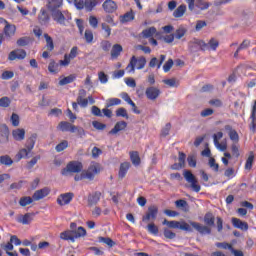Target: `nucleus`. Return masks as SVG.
<instances>
[{"mask_svg":"<svg viewBox=\"0 0 256 256\" xmlns=\"http://www.w3.org/2000/svg\"><path fill=\"white\" fill-rule=\"evenodd\" d=\"M92 125H93V127H94L96 130H99V131H103L104 129H106V125L103 124V123L98 122L97 120H94V121L92 122Z\"/></svg>","mask_w":256,"mask_h":256,"instance_id":"64","label":"nucleus"},{"mask_svg":"<svg viewBox=\"0 0 256 256\" xmlns=\"http://www.w3.org/2000/svg\"><path fill=\"white\" fill-rule=\"evenodd\" d=\"M225 129L227 131H229V137L232 141H234L235 143L239 142V134L237 133L236 130H233L232 127L230 125L225 126Z\"/></svg>","mask_w":256,"mask_h":256,"instance_id":"35","label":"nucleus"},{"mask_svg":"<svg viewBox=\"0 0 256 256\" xmlns=\"http://www.w3.org/2000/svg\"><path fill=\"white\" fill-rule=\"evenodd\" d=\"M161 94L160 89L150 86L146 88L145 95L146 98L150 101H155Z\"/></svg>","mask_w":256,"mask_h":256,"instance_id":"13","label":"nucleus"},{"mask_svg":"<svg viewBox=\"0 0 256 256\" xmlns=\"http://www.w3.org/2000/svg\"><path fill=\"white\" fill-rule=\"evenodd\" d=\"M14 164L13 159L9 155L0 156V165H4L6 167H10Z\"/></svg>","mask_w":256,"mask_h":256,"instance_id":"37","label":"nucleus"},{"mask_svg":"<svg viewBox=\"0 0 256 256\" xmlns=\"http://www.w3.org/2000/svg\"><path fill=\"white\" fill-rule=\"evenodd\" d=\"M26 131L25 129H16L12 131V137L16 141H22L25 139Z\"/></svg>","mask_w":256,"mask_h":256,"instance_id":"29","label":"nucleus"},{"mask_svg":"<svg viewBox=\"0 0 256 256\" xmlns=\"http://www.w3.org/2000/svg\"><path fill=\"white\" fill-rule=\"evenodd\" d=\"M147 230L150 234L157 236L159 233L158 227L154 223H150L147 225Z\"/></svg>","mask_w":256,"mask_h":256,"instance_id":"56","label":"nucleus"},{"mask_svg":"<svg viewBox=\"0 0 256 256\" xmlns=\"http://www.w3.org/2000/svg\"><path fill=\"white\" fill-rule=\"evenodd\" d=\"M187 164L190 168L197 167V158L196 155H188L187 157Z\"/></svg>","mask_w":256,"mask_h":256,"instance_id":"54","label":"nucleus"},{"mask_svg":"<svg viewBox=\"0 0 256 256\" xmlns=\"http://www.w3.org/2000/svg\"><path fill=\"white\" fill-rule=\"evenodd\" d=\"M102 8L104 9V11L108 14H112L114 12H116V10L118 9V6L116 4V2H114L113 0H106L103 5Z\"/></svg>","mask_w":256,"mask_h":256,"instance_id":"15","label":"nucleus"},{"mask_svg":"<svg viewBox=\"0 0 256 256\" xmlns=\"http://www.w3.org/2000/svg\"><path fill=\"white\" fill-rule=\"evenodd\" d=\"M147 65V58L145 56H140V58H136V56H132L130 58V62L126 67V71L129 73H134L135 69L142 70Z\"/></svg>","mask_w":256,"mask_h":256,"instance_id":"4","label":"nucleus"},{"mask_svg":"<svg viewBox=\"0 0 256 256\" xmlns=\"http://www.w3.org/2000/svg\"><path fill=\"white\" fill-rule=\"evenodd\" d=\"M63 0H50L48 4V8L51 11V13L55 11H59V8L62 7Z\"/></svg>","mask_w":256,"mask_h":256,"instance_id":"26","label":"nucleus"},{"mask_svg":"<svg viewBox=\"0 0 256 256\" xmlns=\"http://www.w3.org/2000/svg\"><path fill=\"white\" fill-rule=\"evenodd\" d=\"M121 103H122V100L119 98H110L107 100L106 107L110 108L114 106H119L121 105Z\"/></svg>","mask_w":256,"mask_h":256,"instance_id":"48","label":"nucleus"},{"mask_svg":"<svg viewBox=\"0 0 256 256\" xmlns=\"http://www.w3.org/2000/svg\"><path fill=\"white\" fill-rule=\"evenodd\" d=\"M75 239L87 236V230L83 226H79L76 230H72Z\"/></svg>","mask_w":256,"mask_h":256,"instance_id":"34","label":"nucleus"},{"mask_svg":"<svg viewBox=\"0 0 256 256\" xmlns=\"http://www.w3.org/2000/svg\"><path fill=\"white\" fill-rule=\"evenodd\" d=\"M164 236L165 238L172 240L175 239L176 233L168 228H164Z\"/></svg>","mask_w":256,"mask_h":256,"instance_id":"59","label":"nucleus"},{"mask_svg":"<svg viewBox=\"0 0 256 256\" xmlns=\"http://www.w3.org/2000/svg\"><path fill=\"white\" fill-rule=\"evenodd\" d=\"M123 52V47L121 44H114L111 50V59L116 60L120 57L121 53Z\"/></svg>","mask_w":256,"mask_h":256,"instance_id":"20","label":"nucleus"},{"mask_svg":"<svg viewBox=\"0 0 256 256\" xmlns=\"http://www.w3.org/2000/svg\"><path fill=\"white\" fill-rule=\"evenodd\" d=\"M100 197H101L100 192H95L94 194L89 195L88 196V206L91 207V206L96 205L99 202Z\"/></svg>","mask_w":256,"mask_h":256,"instance_id":"33","label":"nucleus"},{"mask_svg":"<svg viewBox=\"0 0 256 256\" xmlns=\"http://www.w3.org/2000/svg\"><path fill=\"white\" fill-rule=\"evenodd\" d=\"M33 213H26L24 215H21L18 219V222L22 225H29L31 222H33Z\"/></svg>","mask_w":256,"mask_h":256,"instance_id":"27","label":"nucleus"},{"mask_svg":"<svg viewBox=\"0 0 256 256\" xmlns=\"http://www.w3.org/2000/svg\"><path fill=\"white\" fill-rule=\"evenodd\" d=\"M60 63H56L54 60H52L48 66V70L52 74H57L60 72Z\"/></svg>","mask_w":256,"mask_h":256,"instance_id":"40","label":"nucleus"},{"mask_svg":"<svg viewBox=\"0 0 256 256\" xmlns=\"http://www.w3.org/2000/svg\"><path fill=\"white\" fill-rule=\"evenodd\" d=\"M44 38L46 39V46H45V48L49 52H52L55 49V45H54V41H53L52 37L49 34L45 33L44 34Z\"/></svg>","mask_w":256,"mask_h":256,"instance_id":"36","label":"nucleus"},{"mask_svg":"<svg viewBox=\"0 0 256 256\" xmlns=\"http://www.w3.org/2000/svg\"><path fill=\"white\" fill-rule=\"evenodd\" d=\"M186 34H187V29L183 26H180V28L176 30L174 37L177 40H181Z\"/></svg>","mask_w":256,"mask_h":256,"instance_id":"47","label":"nucleus"},{"mask_svg":"<svg viewBox=\"0 0 256 256\" xmlns=\"http://www.w3.org/2000/svg\"><path fill=\"white\" fill-rule=\"evenodd\" d=\"M3 24V32L0 33V38L1 36L4 38L3 42L6 40H11L17 32V27L15 24H10L6 19L0 18V25Z\"/></svg>","mask_w":256,"mask_h":256,"instance_id":"3","label":"nucleus"},{"mask_svg":"<svg viewBox=\"0 0 256 256\" xmlns=\"http://www.w3.org/2000/svg\"><path fill=\"white\" fill-rule=\"evenodd\" d=\"M204 223L205 225H202L199 222L190 221V226L201 235H210L211 229L209 227H213L215 225V217L211 212H207L204 215Z\"/></svg>","mask_w":256,"mask_h":256,"instance_id":"1","label":"nucleus"},{"mask_svg":"<svg viewBox=\"0 0 256 256\" xmlns=\"http://www.w3.org/2000/svg\"><path fill=\"white\" fill-rule=\"evenodd\" d=\"M27 57V51L25 49H15L9 52L8 54V60L14 61V60H24Z\"/></svg>","mask_w":256,"mask_h":256,"instance_id":"11","label":"nucleus"},{"mask_svg":"<svg viewBox=\"0 0 256 256\" xmlns=\"http://www.w3.org/2000/svg\"><path fill=\"white\" fill-rule=\"evenodd\" d=\"M11 124L13 127H18L20 125V116L19 114L13 112L10 118Z\"/></svg>","mask_w":256,"mask_h":256,"instance_id":"53","label":"nucleus"},{"mask_svg":"<svg viewBox=\"0 0 256 256\" xmlns=\"http://www.w3.org/2000/svg\"><path fill=\"white\" fill-rule=\"evenodd\" d=\"M68 146H69L68 141L64 140L60 142L58 145H56V152L61 153V151H65V149H67Z\"/></svg>","mask_w":256,"mask_h":256,"instance_id":"57","label":"nucleus"},{"mask_svg":"<svg viewBox=\"0 0 256 256\" xmlns=\"http://www.w3.org/2000/svg\"><path fill=\"white\" fill-rule=\"evenodd\" d=\"M100 46L103 51L108 52L111 49L112 44L108 40H103L101 41Z\"/></svg>","mask_w":256,"mask_h":256,"instance_id":"60","label":"nucleus"},{"mask_svg":"<svg viewBox=\"0 0 256 256\" xmlns=\"http://www.w3.org/2000/svg\"><path fill=\"white\" fill-rule=\"evenodd\" d=\"M84 169L83 163L80 161H70L66 168L62 170V175H67V173H80Z\"/></svg>","mask_w":256,"mask_h":256,"instance_id":"9","label":"nucleus"},{"mask_svg":"<svg viewBox=\"0 0 256 256\" xmlns=\"http://www.w3.org/2000/svg\"><path fill=\"white\" fill-rule=\"evenodd\" d=\"M78 46H73L70 49L69 54H64V59L60 61V66L67 67L70 65L71 60H74L78 56Z\"/></svg>","mask_w":256,"mask_h":256,"instance_id":"10","label":"nucleus"},{"mask_svg":"<svg viewBox=\"0 0 256 256\" xmlns=\"http://www.w3.org/2000/svg\"><path fill=\"white\" fill-rule=\"evenodd\" d=\"M129 155H130V160H131V162L134 166H140L141 165V158H140L139 152L131 151L129 153Z\"/></svg>","mask_w":256,"mask_h":256,"instance_id":"32","label":"nucleus"},{"mask_svg":"<svg viewBox=\"0 0 256 256\" xmlns=\"http://www.w3.org/2000/svg\"><path fill=\"white\" fill-rule=\"evenodd\" d=\"M206 46V41L202 39L194 38L188 42V49L191 53H197L199 51L205 52Z\"/></svg>","mask_w":256,"mask_h":256,"instance_id":"8","label":"nucleus"},{"mask_svg":"<svg viewBox=\"0 0 256 256\" xmlns=\"http://www.w3.org/2000/svg\"><path fill=\"white\" fill-rule=\"evenodd\" d=\"M0 248H2L6 252V254H8V252L14 250V245L9 240V242H7L6 244H0Z\"/></svg>","mask_w":256,"mask_h":256,"instance_id":"58","label":"nucleus"},{"mask_svg":"<svg viewBox=\"0 0 256 256\" xmlns=\"http://www.w3.org/2000/svg\"><path fill=\"white\" fill-rule=\"evenodd\" d=\"M214 145L216 146L217 149H219V151H226V149H227V144H226V142H224V143H219V141H218L217 138H215Z\"/></svg>","mask_w":256,"mask_h":256,"instance_id":"61","label":"nucleus"},{"mask_svg":"<svg viewBox=\"0 0 256 256\" xmlns=\"http://www.w3.org/2000/svg\"><path fill=\"white\" fill-rule=\"evenodd\" d=\"M29 153H31V150L27 148L20 149L15 155L16 162H20L21 160L27 158L29 156Z\"/></svg>","mask_w":256,"mask_h":256,"instance_id":"31","label":"nucleus"},{"mask_svg":"<svg viewBox=\"0 0 256 256\" xmlns=\"http://www.w3.org/2000/svg\"><path fill=\"white\" fill-rule=\"evenodd\" d=\"M183 177L190 184L194 192L199 193L201 191V186L198 184L196 176L190 170H184Z\"/></svg>","mask_w":256,"mask_h":256,"instance_id":"7","label":"nucleus"},{"mask_svg":"<svg viewBox=\"0 0 256 256\" xmlns=\"http://www.w3.org/2000/svg\"><path fill=\"white\" fill-rule=\"evenodd\" d=\"M254 160H255V155L253 152H250L248 158L246 159V162H245V169L246 170H251L252 167H253V163H254Z\"/></svg>","mask_w":256,"mask_h":256,"instance_id":"43","label":"nucleus"},{"mask_svg":"<svg viewBox=\"0 0 256 256\" xmlns=\"http://www.w3.org/2000/svg\"><path fill=\"white\" fill-rule=\"evenodd\" d=\"M30 39L29 37L25 36V37H21L16 41V44L18 47H26L27 45H29Z\"/></svg>","mask_w":256,"mask_h":256,"instance_id":"55","label":"nucleus"},{"mask_svg":"<svg viewBox=\"0 0 256 256\" xmlns=\"http://www.w3.org/2000/svg\"><path fill=\"white\" fill-rule=\"evenodd\" d=\"M165 59H166L165 54H161L160 61H158L157 58H151V60L149 62V67L150 68L157 67V69H160V67L162 66V64L165 61Z\"/></svg>","mask_w":256,"mask_h":256,"instance_id":"23","label":"nucleus"},{"mask_svg":"<svg viewBox=\"0 0 256 256\" xmlns=\"http://www.w3.org/2000/svg\"><path fill=\"white\" fill-rule=\"evenodd\" d=\"M34 199L33 196H25V197H21L19 200V205L21 207H26L27 205H30L31 203H33Z\"/></svg>","mask_w":256,"mask_h":256,"instance_id":"45","label":"nucleus"},{"mask_svg":"<svg viewBox=\"0 0 256 256\" xmlns=\"http://www.w3.org/2000/svg\"><path fill=\"white\" fill-rule=\"evenodd\" d=\"M98 242L104 243V244L108 245L110 248H112L115 245V242L110 237L99 236Z\"/></svg>","mask_w":256,"mask_h":256,"instance_id":"46","label":"nucleus"},{"mask_svg":"<svg viewBox=\"0 0 256 256\" xmlns=\"http://www.w3.org/2000/svg\"><path fill=\"white\" fill-rule=\"evenodd\" d=\"M173 65H174V62H173L172 58H169L168 61L163 66L164 72L165 73L169 72L171 70V68L173 67Z\"/></svg>","mask_w":256,"mask_h":256,"instance_id":"63","label":"nucleus"},{"mask_svg":"<svg viewBox=\"0 0 256 256\" xmlns=\"http://www.w3.org/2000/svg\"><path fill=\"white\" fill-rule=\"evenodd\" d=\"M205 49H204V52L206 51H216V49L218 48L219 46V41L216 40L215 38H211L208 43L205 42Z\"/></svg>","mask_w":256,"mask_h":256,"instance_id":"21","label":"nucleus"},{"mask_svg":"<svg viewBox=\"0 0 256 256\" xmlns=\"http://www.w3.org/2000/svg\"><path fill=\"white\" fill-rule=\"evenodd\" d=\"M50 192H51L50 189L47 187L40 189L33 194V199L34 201H39L47 197L50 194Z\"/></svg>","mask_w":256,"mask_h":256,"instance_id":"19","label":"nucleus"},{"mask_svg":"<svg viewBox=\"0 0 256 256\" xmlns=\"http://www.w3.org/2000/svg\"><path fill=\"white\" fill-rule=\"evenodd\" d=\"M52 14V18L58 25H62L63 27H67L69 25L70 21L72 20V15L68 11H60L57 10Z\"/></svg>","mask_w":256,"mask_h":256,"instance_id":"5","label":"nucleus"},{"mask_svg":"<svg viewBox=\"0 0 256 256\" xmlns=\"http://www.w3.org/2000/svg\"><path fill=\"white\" fill-rule=\"evenodd\" d=\"M38 20L40 25H48L50 17L45 9H41Z\"/></svg>","mask_w":256,"mask_h":256,"instance_id":"28","label":"nucleus"},{"mask_svg":"<svg viewBox=\"0 0 256 256\" xmlns=\"http://www.w3.org/2000/svg\"><path fill=\"white\" fill-rule=\"evenodd\" d=\"M76 79V77L74 75H70L67 77H64L63 79H60V82H58V84H60V86H64L66 84H70L72 82H74Z\"/></svg>","mask_w":256,"mask_h":256,"instance_id":"51","label":"nucleus"},{"mask_svg":"<svg viewBox=\"0 0 256 256\" xmlns=\"http://www.w3.org/2000/svg\"><path fill=\"white\" fill-rule=\"evenodd\" d=\"M157 215H158V208H157V206H150L149 208H148V213L145 215V216H143V218H142V221L143 222H147V221H149V220H155L156 218H157Z\"/></svg>","mask_w":256,"mask_h":256,"instance_id":"14","label":"nucleus"},{"mask_svg":"<svg viewBox=\"0 0 256 256\" xmlns=\"http://www.w3.org/2000/svg\"><path fill=\"white\" fill-rule=\"evenodd\" d=\"M156 33L157 29L154 26H152L147 29H144L141 34L144 39H151Z\"/></svg>","mask_w":256,"mask_h":256,"instance_id":"30","label":"nucleus"},{"mask_svg":"<svg viewBox=\"0 0 256 256\" xmlns=\"http://www.w3.org/2000/svg\"><path fill=\"white\" fill-rule=\"evenodd\" d=\"M97 4L98 0H85V10L87 12H91L97 6Z\"/></svg>","mask_w":256,"mask_h":256,"instance_id":"41","label":"nucleus"},{"mask_svg":"<svg viewBox=\"0 0 256 256\" xmlns=\"http://www.w3.org/2000/svg\"><path fill=\"white\" fill-rule=\"evenodd\" d=\"M36 139H37V135L32 134L31 137L27 140L26 149H28V151H33Z\"/></svg>","mask_w":256,"mask_h":256,"instance_id":"42","label":"nucleus"},{"mask_svg":"<svg viewBox=\"0 0 256 256\" xmlns=\"http://www.w3.org/2000/svg\"><path fill=\"white\" fill-rule=\"evenodd\" d=\"M135 19V14L133 11L126 12L124 15L120 16V22L126 23Z\"/></svg>","mask_w":256,"mask_h":256,"instance_id":"39","label":"nucleus"},{"mask_svg":"<svg viewBox=\"0 0 256 256\" xmlns=\"http://www.w3.org/2000/svg\"><path fill=\"white\" fill-rule=\"evenodd\" d=\"M131 168L130 162H122L120 163V170H118V178L124 179Z\"/></svg>","mask_w":256,"mask_h":256,"instance_id":"18","label":"nucleus"},{"mask_svg":"<svg viewBox=\"0 0 256 256\" xmlns=\"http://www.w3.org/2000/svg\"><path fill=\"white\" fill-rule=\"evenodd\" d=\"M250 118L252 119L251 120V124H250V130L252 132H255L256 131V100H254V104L252 106V111H251V116Z\"/></svg>","mask_w":256,"mask_h":256,"instance_id":"25","label":"nucleus"},{"mask_svg":"<svg viewBox=\"0 0 256 256\" xmlns=\"http://www.w3.org/2000/svg\"><path fill=\"white\" fill-rule=\"evenodd\" d=\"M211 3L206 2L205 0H197L195 6L200 10H207L209 9Z\"/></svg>","mask_w":256,"mask_h":256,"instance_id":"50","label":"nucleus"},{"mask_svg":"<svg viewBox=\"0 0 256 256\" xmlns=\"http://www.w3.org/2000/svg\"><path fill=\"white\" fill-rule=\"evenodd\" d=\"M14 77V72L12 71H4L2 74H1V79L2 80H10Z\"/></svg>","mask_w":256,"mask_h":256,"instance_id":"62","label":"nucleus"},{"mask_svg":"<svg viewBox=\"0 0 256 256\" xmlns=\"http://www.w3.org/2000/svg\"><path fill=\"white\" fill-rule=\"evenodd\" d=\"M12 100L8 96H3L0 98V107L9 108L11 106Z\"/></svg>","mask_w":256,"mask_h":256,"instance_id":"49","label":"nucleus"},{"mask_svg":"<svg viewBox=\"0 0 256 256\" xmlns=\"http://www.w3.org/2000/svg\"><path fill=\"white\" fill-rule=\"evenodd\" d=\"M77 126L72 125L69 122L62 121L58 124V130L62 132L76 133Z\"/></svg>","mask_w":256,"mask_h":256,"instance_id":"16","label":"nucleus"},{"mask_svg":"<svg viewBox=\"0 0 256 256\" xmlns=\"http://www.w3.org/2000/svg\"><path fill=\"white\" fill-rule=\"evenodd\" d=\"M74 197H75V194L72 192L63 193V194H60L58 199H56V203H58V205L60 206L69 205L73 201Z\"/></svg>","mask_w":256,"mask_h":256,"instance_id":"12","label":"nucleus"},{"mask_svg":"<svg viewBox=\"0 0 256 256\" xmlns=\"http://www.w3.org/2000/svg\"><path fill=\"white\" fill-rule=\"evenodd\" d=\"M116 117H122L125 119H129V115H128L126 108L120 107V108L116 109Z\"/></svg>","mask_w":256,"mask_h":256,"instance_id":"52","label":"nucleus"},{"mask_svg":"<svg viewBox=\"0 0 256 256\" xmlns=\"http://www.w3.org/2000/svg\"><path fill=\"white\" fill-rule=\"evenodd\" d=\"M163 225H166L170 229H180L186 232H193V229L190 226V224H188L185 221H182V223H180L179 221H175V220L168 221L167 219H164Z\"/></svg>","mask_w":256,"mask_h":256,"instance_id":"6","label":"nucleus"},{"mask_svg":"<svg viewBox=\"0 0 256 256\" xmlns=\"http://www.w3.org/2000/svg\"><path fill=\"white\" fill-rule=\"evenodd\" d=\"M186 11H187V6L182 4V5L178 6V8L174 11L173 16L175 18H181L184 16Z\"/></svg>","mask_w":256,"mask_h":256,"instance_id":"38","label":"nucleus"},{"mask_svg":"<svg viewBox=\"0 0 256 256\" xmlns=\"http://www.w3.org/2000/svg\"><path fill=\"white\" fill-rule=\"evenodd\" d=\"M60 239H62L64 241H71V242H75V240H76L73 230H65V231L61 232Z\"/></svg>","mask_w":256,"mask_h":256,"instance_id":"22","label":"nucleus"},{"mask_svg":"<svg viewBox=\"0 0 256 256\" xmlns=\"http://www.w3.org/2000/svg\"><path fill=\"white\" fill-rule=\"evenodd\" d=\"M84 40L87 44H92L94 40L93 31L91 29H86L84 33Z\"/></svg>","mask_w":256,"mask_h":256,"instance_id":"44","label":"nucleus"},{"mask_svg":"<svg viewBox=\"0 0 256 256\" xmlns=\"http://www.w3.org/2000/svg\"><path fill=\"white\" fill-rule=\"evenodd\" d=\"M127 126H128V124H127L126 122H124V120H120V122H118V123L115 125L114 129H112V130L109 132V134H110V135H115V134H117L118 132L125 130V129L127 128Z\"/></svg>","mask_w":256,"mask_h":256,"instance_id":"24","label":"nucleus"},{"mask_svg":"<svg viewBox=\"0 0 256 256\" xmlns=\"http://www.w3.org/2000/svg\"><path fill=\"white\" fill-rule=\"evenodd\" d=\"M232 224H233L234 228L240 229V230H242V231H244V232H246V231L249 230V225H248V223L242 221V220L239 219V218L233 217V218H232Z\"/></svg>","mask_w":256,"mask_h":256,"instance_id":"17","label":"nucleus"},{"mask_svg":"<svg viewBox=\"0 0 256 256\" xmlns=\"http://www.w3.org/2000/svg\"><path fill=\"white\" fill-rule=\"evenodd\" d=\"M100 165L96 162H93L87 170H83L81 174H76L74 176L75 181H82L84 179H88L93 181L94 177L100 173Z\"/></svg>","mask_w":256,"mask_h":256,"instance_id":"2","label":"nucleus"}]
</instances>
